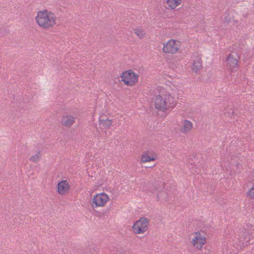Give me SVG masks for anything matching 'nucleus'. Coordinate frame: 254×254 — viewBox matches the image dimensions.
Returning <instances> with one entry per match:
<instances>
[{
  "label": "nucleus",
  "mask_w": 254,
  "mask_h": 254,
  "mask_svg": "<svg viewBox=\"0 0 254 254\" xmlns=\"http://www.w3.org/2000/svg\"><path fill=\"white\" fill-rule=\"evenodd\" d=\"M35 18L38 24L45 29L53 28L56 23L55 14L47 9L39 11Z\"/></svg>",
  "instance_id": "nucleus-1"
},
{
  "label": "nucleus",
  "mask_w": 254,
  "mask_h": 254,
  "mask_svg": "<svg viewBox=\"0 0 254 254\" xmlns=\"http://www.w3.org/2000/svg\"><path fill=\"white\" fill-rule=\"evenodd\" d=\"M138 75L131 69L126 70L121 75V81L127 86H133L138 82Z\"/></svg>",
  "instance_id": "nucleus-2"
},
{
  "label": "nucleus",
  "mask_w": 254,
  "mask_h": 254,
  "mask_svg": "<svg viewBox=\"0 0 254 254\" xmlns=\"http://www.w3.org/2000/svg\"><path fill=\"white\" fill-rule=\"evenodd\" d=\"M149 219L146 217H141L137 220L132 226L133 231L135 234H142L145 232L149 225Z\"/></svg>",
  "instance_id": "nucleus-3"
},
{
  "label": "nucleus",
  "mask_w": 254,
  "mask_h": 254,
  "mask_svg": "<svg viewBox=\"0 0 254 254\" xmlns=\"http://www.w3.org/2000/svg\"><path fill=\"white\" fill-rule=\"evenodd\" d=\"M108 199V196L104 193L97 194L94 196L92 206L95 208L104 206Z\"/></svg>",
  "instance_id": "nucleus-4"
},
{
  "label": "nucleus",
  "mask_w": 254,
  "mask_h": 254,
  "mask_svg": "<svg viewBox=\"0 0 254 254\" xmlns=\"http://www.w3.org/2000/svg\"><path fill=\"white\" fill-rule=\"evenodd\" d=\"M238 56L236 53H231L227 58L226 61L227 68L230 70H235L238 67Z\"/></svg>",
  "instance_id": "nucleus-5"
},
{
  "label": "nucleus",
  "mask_w": 254,
  "mask_h": 254,
  "mask_svg": "<svg viewBox=\"0 0 254 254\" xmlns=\"http://www.w3.org/2000/svg\"><path fill=\"white\" fill-rule=\"evenodd\" d=\"M191 243L197 249H200L206 243L204 235L201 234L199 232H195L194 237L192 239Z\"/></svg>",
  "instance_id": "nucleus-6"
},
{
  "label": "nucleus",
  "mask_w": 254,
  "mask_h": 254,
  "mask_svg": "<svg viewBox=\"0 0 254 254\" xmlns=\"http://www.w3.org/2000/svg\"><path fill=\"white\" fill-rule=\"evenodd\" d=\"M154 104L156 109L161 111L164 112L167 108L168 103L166 99L163 98L160 95L156 96Z\"/></svg>",
  "instance_id": "nucleus-7"
},
{
  "label": "nucleus",
  "mask_w": 254,
  "mask_h": 254,
  "mask_svg": "<svg viewBox=\"0 0 254 254\" xmlns=\"http://www.w3.org/2000/svg\"><path fill=\"white\" fill-rule=\"evenodd\" d=\"M163 50L165 53L174 54L178 51L179 47L176 43V41L171 40L169 41L166 45H164Z\"/></svg>",
  "instance_id": "nucleus-8"
},
{
  "label": "nucleus",
  "mask_w": 254,
  "mask_h": 254,
  "mask_svg": "<svg viewBox=\"0 0 254 254\" xmlns=\"http://www.w3.org/2000/svg\"><path fill=\"white\" fill-rule=\"evenodd\" d=\"M58 192L61 195H64L68 192L69 185L66 180H62L58 184Z\"/></svg>",
  "instance_id": "nucleus-9"
},
{
  "label": "nucleus",
  "mask_w": 254,
  "mask_h": 254,
  "mask_svg": "<svg viewBox=\"0 0 254 254\" xmlns=\"http://www.w3.org/2000/svg\"><path fill=\"white\" fill-rule=\"evenodd\" d=\"M75 118L71 116H63L61 120L62 124L67 127H70L74 123Z\"/></svg>",
  "instance_id": "nucleus-10"
},
{
  "label": "nucleus",
  "mask_w": 254,
  "mask_h": 254,
  "mask_svg": "<svg viewBox=\"0 0 254 254\" xmlns=\"http://www.w3.org/2000/svg\"><path fill=\"white\" fill-rule=\"evenodd\" d=\"M157 158V155L155 153H151V155L149 153H144L141 157V161L143 163L155 160Z\"/></svg>",
  "instance_id": "nucleus-11"
},
{
  "label": "nucleus",
  "mask_w": 254,
  "mask_h": 254,
  "mask_svg": "<svg viewBox=\"0 0 254 254\" xmlns=\"http://www.w3.org/2000/svg\"><path fill=\"white\" fill-rule=\"evenodd\" d=\"M99 125L101 128H109L112 124V120L109 119H99Z\"/></svg>",
  "instance_id": "nucleus-12"
},
{
  "label": "nucleus",
  "mask_w": 254,
  "mask_h": 254,
  "mask_svg": "<svg viewBox=\"0 0 254 254\" xmlns=\"http://www.w3.org/2000/svg\"><path fill=\"white\" fill-rule=\"evenodd\" d=\"M192 127V123L188 120H185L184 122V124L183 125V127L181 129V131L183 133H187L188 131H190Z\"/></svg>",
  "instance_id": "nucleus-13"
},
{
  "label": "nucleus",
  "mask_w": 254,
  "mask_h": 254,
  "mask_svg": "<svg viewBox=\"0 0 254 254\" xmlns=\"http://www.w3.org/2000/svg\"><path fill=\"white\" fill-rule=\"evenodd\" d=\"M201 67L202 64L200 60L197 59L194 60L192 67V70L195 72H197Z\"/></svg>",
  "instance_id": "nucleus-14"
},
{
  "label": "nucleus",
  "mask_w": 254,
  "mask_h": 254,
  "mask_svg": "<svg viewBox=\"0 0 254 254\" xmlns=\"http://www.w3.org/2000/svg\"><path fill=\"white\" fill-rule=\"evenodd\" d=\"M182 0H167V4L171 9H175L179 5Z\"/></svg>",
  "instance_id": "nucleus-15"
},
{
  "label": "nucleus",
  "mask_w": 254,
  "mask_h": 254,
  "mask_svg": "<svg viewBox=\"0 0 254 254\" xmlns=\"http://www.w3.org/2000/svg\"><path fill=\"white\" fill-rule=\"evenodd\" d=\"M157 198L158 200L166 201L168 199V194L164 191L159 192L157 194Z\"/></svg>",
  "instance_id": "nucleus-16"
},
{
  "label": "nucleus",
  "mask_w": 254,
  "mask_h": 254,
  "mask_svg": "<svg viewBox=\"0 0 254 254\" xmlns=\"http://www.w3.org/2000/svg\"><path fill=\"white\" fill-rule=\"evenodd\" d=\"M41 158L40 152H38L37 154L35 155H32L30 158V160L34 162H37L38 160Z\"/></svg>",
  "instance_id": "nucleus-17"
},
{
  "label": "nucleus",
  "mask_w": 254,
  "mask_h": 254,
  "mask_svg": "<svg viewBox=\"0 0 254 254\" xmlns=\"http://www.w3.org/2000/svg\"><path fill=\"white\" fill-rule=\"evenodd\" d=\"M134 32L140 38H141L144 35L143 31L139 28H135L133 29Z\"/></svg>",
  "instance_id": "nucleus-18"
},
{
  "label": "nucleus",
  "mask_w": 254,
  "mask_h": 254,
  "mask_svg": "<svg viewBox=\"0 0 254 254\" xmlns=\"http://www.w3.org/2000/svg\"><path fill=\"white\" fill-rule=\"evenodd\" d=\"M168 100V102H167V106L173 107L175 106V99L174 97L169 95Z\"/></svg>",
  "instance_id": "nucleus-19"
},
{
  "label": "nucleus",
  "mask_w": 254,
  "mask_h": 254,
  "mask_svg": "<svg viewBox=\"0 0 254 254\" xmlns=\"http://www.w3.org/2000/svg\"><path fill=\"white\" fill-rule=\"evenodd\" d=\"M247 194L252 199L254 198V187H252L247 192Z\"/></svg>",
  "instance_id": "nucleus-20"
},
{
  "label": "nucleus",
  "mask_w": 254,
  "mask_h": 254,
  "mask_svg": "<svg viewBox=\"0 0 254 254\" xmlns=\"http://www.w3.org/2000/svg\"><path fill=\"white\" fill-rule=\"evenodd\" d=\"M231 20V17L228 14H225V17L224 18V21L227 24H228Z\"/></svg>",
  "instance_id": "nucleus-21"
},
{
  "label": "nucleus",
  "mask_w": 254,
  "mask_h": 254,
  "mask_svg": "<svg viewBox=\"0 0 254 254\" xmlns=\"http://www.w3.org/2000/svg\"><path fill=\"white\" fill-rule=\"evenodd\" d=\"M151 153H154V152L152 151H147L145 153H149V155H151Z\"/></svg>",
  "instance_id": "nucleus-22"
}]
</instances>
